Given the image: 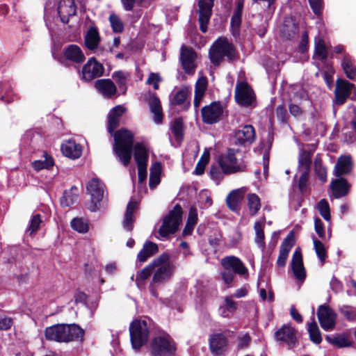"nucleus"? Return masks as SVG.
Listing matches in <instances>:
<instances>
[{
    "mask_svg": "<svg viewBox=\"0 0 356 356\" xmlns=\"http://www.w3.org/2000/svg\"><path fill=\"white\" fill-rule=\"evenodd\" d=\"M126 109L122 106L114 107L108 113V130L114 136L113 150L115 155L124 166H127L131 158L134 143L133 134L127 129H121L113 134L118 127L122 115Z\"/></svg>",
    "mask_w": 356,
    "mask_h": 356,
    "instance_id": "obj_1",
    "label": "nucleus"
},
{
    "mask_svg": "<svg viewBox=\"0 0 356 356\" xmlns=\"http://www.w3.org/2000/svg\"><path fill=\"white\" fill-rule=\"evenodd\" d=\"M83 336V330L75 324H58L45 330L47 339L58 342H69L82 338Z\"/></svg>",
    "mask_w": 356,
    "mask_h": 356,
    "instance_id": "obj_2",
    "label": "nucleus"
},
{
    "mask_svg": "<svg viewBox=\"0 0 356 356\" xmlns=\"http://www.w3.org/2000/svg\"><path fill=\"white\" fill-rule=\"evenodd\" d=\"M153 277L151 284H161L168 281L175 270V265L170 262V255L163 253L152 262Z\"/></svg>",
    "mask_w": 356,
    "mask_h": 356,
    "instance_id": "obj_3",
    "label": "nucleus"
},
{
    "mask_svg": "<svg viewBox=\"0 0 356 356\" xmlns=\"http://www.w3.org/2000/svg\"><path fill=\"white\" fill-rule=\"evenodd\" d=\"M227 57L229 61L236 58V49L226 38H218L209 50V58L211 63L218 65Z\"/></svg>",
    "mask_w": 356,
    "mask_h": 356,
    "instance_id": "obj_4",
    "label": "nucleus"
},
{
    "mask_svg": "<svg viewBox=\"0 0 356 356\" xmlns=\"http://www.w3.org/2000/svg\"><path fill=\"white\" fill-rule=\"evenodd\" d=\"M149 346L152 356H172L176 350L175 342L165 332L159 333L154 337Z\"/></svg>",
    "mask_w": 356,
    "mask_h": 356,
    "instance_id": "obj_5",
    "label": "nucleus"
},
{
    "mask_svg": "<svg viewBox=\"0 0 356 356\" xmlns=\"http://www.w3.org/2000/svg\"><path fill=\"white\" fill-rule=\"evenodd\" d=\"M238 149L229 148L218 157V164L225 175L235 174L245 170L244 162L236 158Z\"/></svg>",
    "mask_w": 356,
    "mask_h": 356,
    "instance_id": "obj_6",
    "label": "nucleus"
},
{
    "mask_svg": "<svg viewBox=\"0 0 356 356\" xmlns=\"http://www.w3.org/2000/svg\"><path fill=\"white\" fill-rule=\"evenodd\" d=\"M181 207L177 204L163 220L159 229L158 234L161 238H167L170 234H174L178 229L181 221Z\"/></svg>",
    "mask_w": 356,
    "mask_h": 356,
    "instance_id": "obj_7",
    "label": "nucleus"
},
{
    "mask_svg": "<svg viewBox=\"0 0 356 356\" xmlns=\"http://www.w3.org/2000/svg\"><path fill=\"white\" fill-rule=\"evenodd\" d=\"M131 342L134 349L139 350L147 341L149 329L145 321L136 320L129 327Z\"/></svg>",
    "mask_w": 356,
    "mask_h": 356,
    "instance_id": "obj_8",
    "label": "nucleus"
},
{
    "mask_svg": "<svg viewBox=\"0 0 356 356\" xmlns=\"http://www.w3.org/2000/svg\"><path fill=\"white\" fill-rule=\"evenodd\" d=\"M348 98L356 100V87L346 80L339 79L336 81L334 100L333 104L337 106L343 104Z\"/></svg>",
    "mask_w": 356,
    "mask_h": 356,
    "instance_id": "obj_9",
    "label": "nucleus"
},
{
    "mask_svg": "<svg viewBox=\"0 0 356 356\" xmlns=\"http://www.w3.org/2000/svg\"><path fill=\"white\" fill-rule=\"evenodd\" d=\"M104 184L101 182L99 179L93 178L88 181L86 188L88 193L91 196L92 204L89 207L91 211H95L97 210V204L99 203L104 197Z\"/></svg>",
    "mask_w": 356,
    "mask_h": 356,
    "instance_id": "obj_10",
    "label": "nucleus"
},
{
    "mask_svg": "<svg viewBox=\"0 0 356 356\" xmlns=\"http://www.w3.org/2000/svg\"><path fill=\"white\" fill-rule=\"evenodd\" d=\"M104 71L103 65L95 58H90L83 66L81 75L85 81H90L94 79L101 76Z\"/></svg>",
    "mask_w": 356,
    "mask_h": 356,
    "instance_id": "obj_11",
    "label": "nucleus"
},
{
    "mask_svg": "<svg viewBox=\"0 0 356 356\" xmlns=\"http://www.w3.org/2000/svg\"><path fill=\"white\" fill-rule=\"evenodd\" d=\"M318 318L321 327L325 331L334 328L336 323V314L327 305H321L317 312Z\"/></svg>",
    "mask_w": 356,
    "mask_h": 356,
    "instance_id": "obj_12",
    "label": "nucleus"
},
{
    "mask_svg": "<svg viewBox=\"0 0 356 356\" xmlns=\"http://www.w3.org/2000/svg\"><path fill=\"white\" fill-rule=\"evenodd\" d=\"M223 108L219 102H212L202 108V120L206 124H212L220 120Z\"/></svg>",
    "mask_w": 356,
    "mask_h": 356,
    "instance_id": "obj_13",
    "label": "nucleus"
},
{
    "mask_svg": "<svg viewBox=\"0 0 356 356\" xmlns=\"http://www.w3.org/2000/svg\"><path fill=\"white\" fill-rule=\"evenodd\" d=\"M277 341L285 343L289 348L296 346L298 342L297 332L289 325H284L275 333Z\"/></svg>",
    "mask_w": 356,
    "mask_h": 356,
    "instance_id": "obj_14",
    "label": "nucleus"
},
{
    "mask_svg": "<svg viewBox=\"0 0 356 356\" xmlns=\"http://www.w3.org/2000/svg\"><path fill=\"white\" fill-rule=\"evenodd\" d=\"M235 99L241 106L251 105L254 100V94L247 83L240 82L236 85Z\"/></svg>",
    "mask_w": 356,
    "mask_h": 356,
    "instance_id": "obj_15",
    "label": "nucleus"
},
{
    "mask_svg": "<svg viewBox=\"0 0 356 356\" xmlns=\"http://www.w3.org/2000/svg\"><path fill=\"white\" fill-rule=\"evenodd\" d=\"M214 0H200L199 6V23L202 32L205 33L207 30V24L212 14V8Z\"/></svg>",
    "mask_w": 356,
    "mask_h": 356,
    "instance_id": "obj_16",
    "label": "nucleus"
},
{
    "mask_svg": "<svg viewBox=\"0 0 356 356\" xmlns=\"http://www.w3.org/2000/svg\"><path fill=\"white\" fill-rule=\"evenodd\" d=\"M220 264L225 270L232 269L233 273L239 275L248 277V270L242 261L235 256H227L221 259Z\"/></svg>",
    "mask_w": 356,
    "mask_h": 356,
    "instance_id": "obj_17",
    "label": "nucleus"
},
{
    "mask_svg": "<svg viewBox=\"0 0 356 356\" xmlns=\"http://www.w3.org/2000/svg\"><path fill=\"white\" fill-rule=\"evenodd\" d=\"M255 130L252 125H245L235 133V144L242 146L250 145L255 140Z\"/></svg>",
    "mask_w": 356,
    "mask_h": 356,
    "instance_id": "obj_18",
    "label": "nucleus"
},
{
    "mask_svg": "<svg viewBox=\"0 0 356 356\" xmlns=\"http://www.w3.org/2000/svg\"><path fill=\"white\" fill-rule=\"evenodd\" d=\"M196 54L192 48L183 46L181 49L180 59L186 73L193 74L195 69Z\"/></svg>",
    "mask_w": 356,
    "mask_h": 356,
    "instance_id": "obj_19",
    "label": "nucleus"
},
{
    "mask_svg": "<svg viewBox=\"0 0 356 356\" xmlns=\"http://www.w3.org/2000/svg\"><path fill=\"white\" fill-rule=\"evenodd\" d=\"M291 266L296 280L303 282L306 277V271L303 265L301 250L299 248L293 254Z\"/></svg>",
    "mask_w": 356,
    "mask_h": 356,
    "instance_id": "obj_20",
    "label": "nucleus"
},
{
    "mask_svg": "<svg viewBox=\"0 0 356 356\" xmlns=\"http://www.w3.org/2000/svg\"><path fill=\"white\" fill-rule=\"evenodd\" d=\"M95 88L99 93L107 99H112L115 97L117 88L114 83L108 79H99L95 83Z\"/></svg>",
    "mask_w": 356,
    "mask_h": 356,
    "instance_id": "obj_21",
    "label": "nucleus"
},
{
    "mask_svg": "<svg viewBox=\"0 0 356 356\" xmlns=\"http://www.w3.org/2000/svg\"><path fill=\"white\" fill-rule=\"evenodd\" d=\"M228 339L222 333H216L211 336L209 346L213 353L220 355L227 348Z\"/></svg>",
    "mask_w": 356,
    "mask_h": 356,
    "instance_id": "obj_22",
    "label": "nucleus"
},
{
    "mask_svg": "<svg viewBox=\"0 0 356 356\" xmlns=\"http://www.w3.org/2000/svg\"><path fill=\"white\" fill-rule=\"evenodd\" d=\"M293 245L294 238L293 234L291 233L284 238L280 245V254L277 260V264L279 266L283 267L285 266L289 253Z\"/></svg>",
    "mask_w": 356,
    "mask_h": 356,
    "instance_id": "obj_23",
    "label": "nucleus"
},
{
    "mask_svg": "<svg viewBox=\"0 0 356 356\" xmlns=\"http://www.w3.org/2000/svg\"><path fill=\"white\" fill-rule=\"evenodd\" d=\"M333 196L337 198H341L348 195L350 185L347 180L343 178L332 180L330 184Z\"/></svg>",
    "mask_w": 356,
    "mask_h": 356,
    "instance_id": "obj_24",
    "label": "nucleus"
},
{
    "mask_svg": "<svg viewBox=\"0 0 356 356\" xmlns=\"http://www.w3.org/2000/svg\"><path fill=\"white\" fill-rule=\"evenodd\" d=\"M353 168V162L350 156H340L335 165L334 175L336 177H341L350 173Z\"/></svg>",
    "mask_w": 356,
    "mask_h": 356,
    "instance_id": "obj_25",
    "label": "nucleus"
},
{
    "mask_svg": "<svg viewBox=\"0 0 356 356\" xmlns=\"http://www.w3.org/2000/svg\"><path fill=\"white\" fill-rule=\"evenodd\" d=\"M61 151L65 156L75 159L79 158L82 154V147L74 140H67L62 144Z\"/></svg>",
    "mask_w": 356,
    "mask_h": 356,
    "instance_id": "obj_26",
    "label": "nucleus"
},
{
    "mask_svg": "<svg viewBox=\"0 0 356 356\" xmlns=\"http://www.w3.org/2000/svg\"><path fill=\"white\" fill-rule=\"evenodd\" d=\"M245 188H241L231 191L226 198L227 207L232 211H236L245 193Z\"/></svg>",
    "mask_w": 356,
    "mask_h": 356,
    "instance_id": "obj_27",
    "label": "nucleus"
},
{
    "mask_svg": "<svg viewBox=\"0 0 356 356\" xmlns=\"http://www.w3.org/2000/svg\"><path fill=\"white\" fill-rule=\"evenodd\" d=\"M137 202L132 200H130L127 204L122 220L123 228L127 231H131L133 229L134 222V213L137 209Z\"/></svg>",
    "mask_w": 356,
    "mask_h": 356,
    "instance_id": "obj_28",
    "label": "nucleus"
},
{
    "mask_svg": "<svg viewBox=\"0 0 356 356\" xmlns=\"http://www.w3.org/2000/svg\"><path fill=\"white\" fill-rule=\"evenodd\" d=\"M58 13L63 22L68 17L76 14V6L74 0H60L58 7Z\"/></svg>",
    "mask_w": 356,
    "mask_h": 356,
    "instance_id": "obj_29",
    "label": "nucleus"
},
{
    "mask_svg": "<svg viewBox=\"0 0 356 356\" xmlns=\"http://www.w3.org/2000/svg\"><path fill=\"white\" fill-rule=\"evenodd\" d=\"M64 56L66 59L76 63H81L85 60L82 50L76 44L67 46L64 50Z\"/></svg>",
    "mask_w": 356,
    "mask_h": 356,
    "instance_id": "obj_30",
    "label": "nucleus"
},
{
    "mask_svg": "<svg viewBox=\"0 0 356 356\" xmlns=\"http://www.w3.org/2000/svg\"><path fill=\"white\" fill-rule=\"evenodd\" d=\"M298 31V27L291 18H286L280 28L281 36L284 39L293 38Z\"/></svg>",
    "mask_w": 356,
    "mask_h": 356,
    "instance_id": "obj_31",
    "label": "nucleus"
},
{
    "mask_svg": "<svg viewBox=\"0 0 356 356\" xmlns=\"http://www.w3.org/2000/svg\"><path fill=\"white\" fill-rule=\"evenodd\" d=\"M157 252L158 247L156 244L150 241H147L145 243L143 248L138 254V260L141 263L145 262L149 257L153 256Z\"/></svg>",
    "mask_w": 356,
    "mask_h": 356,
    "instance_id": "obj_32",
    "label": "nucleus"
},
{
    "mask_svg": "<svg viewBox=\"0 0 356 356\" xmlns=\"http://www.w3.org/2000/svg\"><path fill=\"white\" fill-rule=\"evenodd\" d=\"M207 87V80L206 77L198 79L195 86L194 106L198 107L201 100L203 98Z\"/></svg>",
    "mask_w": 356,
    "mask_h": 356,
    "instance_id": "obj_33",
    "label": "nucleus"
},
{
    "mask_svg": "<svg viewBox=\"0 0 356 356\" xmlns=\"http://www.w3.org/2000/svg\"><path fill=\"white\" fill-rule=\"evenodd\" d=\"M161 164L159 162L154 163L150 167L149 186L151 189H154L161 181Z\"/></svg>",
    "mask_w": 356,
    "mask_h": 356,
    "instance_id": "obj_34",
    "label": "nucleus"
},
{
    "mask_svg": "<svg viewBox=\"0 0 356 356\" xmlns=\"http://www.w3.org/2000/svg\"><path fill=\"white\" fill-rule=\"evenodd\" d=\"M134 159L138 166L147 165L148 154L145 147L140 143H137L134 147Z\"/></svg>",
    "mask_w": 356,
    "mask_h": 356,
    "instance_id": "obj_35",
    "label": "nucleus"
},
{
    "mask_svg": "<svg viewBox=\"0 0 356 356\" xmlns=\"http://www.w3.org/2000/svg\"><path fill=\"white\" fill-rule=\"evenodd\" d=\"M341 65L346 76L349 79L356 81V66L351 57L348 55L345 56Z\"/></svg>",
    "mask_w": 356,
    "mask_h": 356,
    "instance_id": "obj_36",
    "label": "nucleus"
},
{
    "mask_svg": "<svg viewBox=\"0 0 356 356\" xmlns=\"http://www.w3.org/2000/svg\"><path fill=\"white\" fill-rule=\"evenodd\" d=\"M197 222V212L195 207H191L189 211L188 219L185 227L183 230V236L191 235L194 229L195 225Z\"/></svg>",
    "mask_w": 356,
    "mask_h": 356,
    "instance_id": "obj_37",
    "label": "nucleus"
},
{
    "mask_svg": "<svg viewBox=\"0 0 356 356\" xmlns=\"http://www.w3.org/2000/svg\"><path fill=\"white\" fill-rule=\"evenodd\" d=\"M325 339L331 344L339 348H346L352 346L353 342L346 334H339L336 336L327 335Z\"/></svg>",
    "mask_w": 356,
    "mask_h": 356,
    "instance_id": "obj_38",
    "label": "nucleus"
},
{
    "mask_svg": "<svg viewBox=\"0 0 356 356\" xmlns=\"http://www.w3.org/2000/svg\"><path fill=\"white\" fill-rule=\"evenodd\" d=\"M99 42V36L95 29H90L85 37L86 46L90 50L97 48Z\"/></svg>",
    "mask_w": 356,
    "mask_h": 356,
    "instance_id": "obj_39",
    "label": "nucleus"
},
{
    "mask_svg": "<svg viewBox=\"0 0 356 356\" xmlns=\"http://www.w3.org/2000/svg\"><path fill=\"white\" fill-rule=\"evenodd\" d=\"M149 106L152 113L154 115V122L157 124L161 123L162 120V111L159 99L156 97L151 98L149 101Z\"/></svg>",
    "mask_w": 356,
    "mask_h": 356,
    "instance_id": "obj_40",
    "label": "nucleus"
},
{
    "mask_svg": "<svg viewBox=\"0 0 356 356\" xmlns=\"http://www.w3.org/2000/svg\"><path fill=\"white\" fill-rule=\"evenodd\" d=\"M54 165V161L46 152L44 153L43 159L34 161L31 165L37 171L47 169Z\"/></svg>",
    "mask_w": 356,
    "mask_h": 356,
    "instance_id": "obj_41",
    "label": "nucleus"
},
{
    "mask_svg": "<svg viewBox=\"0 0 356 356\" xmlns=\"http://www.w3.org/2000/svg\"><path fill=\"white\" fill-rule=\"evenodd\" d=\"M248 204L249 213L251 216H255L261 208L260 199L254 193L249 194L248 196Z\"/></svg>",
    "mask_w": 356,
    "mask_h": 356,
    "instance_id": "obj_42",
    "label": "nucleus"
},
{
    "mask_svg": "<svg viewBox=\"0 0 356 356\" xmlns=\"http://www.w3.org/2000/svg\"><path fill=\"white\" fill-rule=\"evenodd\" d=\"M312 154L307 151L302 150L298 158V168L302 171L309 172L310 165Z\"/></svg>",
    "mask_w": 356,
    "mask_h": 356,
    "instance_id": "obj_43",
    "label": "nucleus"
},
{
    "mask_svg": "<svg viewBox=\"0 0 356 356\" xmlns=\"http://www.w3.org/2000/svg\"><path fill=\"white\" fill-rule=\"evenodd\" d=\"M264 227V220L261 222H256L254 226L256 234L255 242L261 248L265 247Z\"/></svg>",
    "mask_w": 356,
    "mask_h": 356,
    "instance_id": "obj_44",
    "label": "nucleus"
},
{
    "mask_svg": "<svg viewBox=\"0 0 356 356\" xmlns=\"http://www.w3.org/2000/svg\"><path fill=\"white\" fill-rule=\"evenodd\" d=\"M152 273V263L144 268L143 270L138 271L136 273V282L138 287L144 285V281L146 280Z\"/></svg>",
    "mask_w": 356,
    "mask_h": 356,
    "instance_id": "obj_45",
    "label": "nucleus"
},
{
    "mask_svg": "<svg viewBox=\"0 0 356 356\" xmlns=\"http://www.w3.org/2000/svg\"><path fill=\"white\" fill-rule=\"evenodd\" d=\"M308 332L312 341L316 344H319L322 341L321 332L314 321L309 324Z\"/></svg>",
    "mask_w": 356,
    "mask_h": 356,
    "instance_id": "obj_46",
    "label": "nucleus"
},
{
    "mask_svg": "<svg viewBox=\"0 0 356 356\" xmlns=\"http://www.w3.org/2000/svg\"><path fill=\"white\" fill-rule=\"evenodd\" d=\"M314 248L318 258L321 260L322 264H324L327 257V251L324 244L316 239L314 236L313 237Z\"/></svg>",
    "mask_w": 356,
    "mask_h": 356,
    "instance_id": "obj_47",
    "label": "nucleus"
},
{
    "mask_svg": "<svg viewBox=\"0 0 356 356\" xmlns=\"http://www.w3.org/2000/svg\"><path fill=\"white\" fill-rule=\"evenodd\" d=\"M70 224L72 228L78 232L86 233L88 231V224L87 221L81 218H74Z\"/></svg>",
    "mask_w": 356,
    "mask_h": 356,
    "instance_id": "obj_48",
    "label": "nucleus"
},
{
    "mask_svg": "<svg viewBox=\"0 0 356 356\" xmlns=\"http://www.w3.org/2000/svg\"><path fill=\"white\" fill-rule=\"evenodd\" d=\"M316 208L321 216L327 221L330 220V205L325 199L321 200L317 204Z\"/></svg>",
    "mask_w": 356,
    "mask_h": 356,
    "instance_id": "obj_49",
    "label": "nucleus"
},
{
    "mask_svg": "<svg viewBox=\"0 0 356 356\" xmlns=\"http://www.w3.org/2000/svg\"><path fill=\"white\" fill-rule=\"evenodd\" d=\"M314 170L322 182L327 181L326 168L323 165L321 159L318 157L314 159Z\"/></svg>",
    "mask_w": 356,
    "mask_h": 356,
    "instance_id": "obj_50",
    "label": "nucleus"
},
{
    "mask_svg": "<svg viewBox=\"0 0 356 356\" xmlns=\"http://www.w3.org/2000/svg\"><path fill=\"white\" fill-rule=\"evenodd\" d=\"M340 313L348 321L356 322V308L349 305H343L339 308Z\"/></svg>",
    "mask_w": 356,
    "mask_h": 356,
    "instance_id": "obj_51",
    "label": "nucleus"
},
{
    "mask_svg": "<svg viewBox=\"0 0 356 356\" xmlns=\"http://www.w3.org/2000/svg\"><path fill=\"white\" fill-rule=\"evenodd\" d=\"M171 131L177 140H181L183 137V123L180 118L176 119L172 126Z\"/></svg>",
    "mask_w": 356,
    "mask_h": 356,
    "instance_id": "obj_52",
    "label": "nucleus"
},
{
    "mask_svg": "<svg viewBox=\"0 0 356 356\" xmlns=\"http://www.w3.org/2000/svg\"><path fill=\"white\" fill-rule=\"evenodd\" d=\"M76 190V187H72L70 191H65L63 200H61L62 205L65 207H70L78 199L76 194L73 193V191Z\"/></svg>",
    "mask_w": 356,
    "mask_h": 356,
    "instance_id": "obj_53",
    "label": "nucleus"
},
{
    "mask_svg": "<svg viewBox=\"0 0 356 356\" xmlns=\"http://www.w3.org/2000/svg\"><path fill=\"white\" fill-rule=\"evenodd\" d=\"M109 22L114 32L120 33L124 30V24L118 15L111 14L109 16Z\"/></svg>",
    "mask_w": 356,
    "mask_h": 356,
    "instance_id": "obj_54",
    "label": "nucleus"
},
{
    "mask_svg": "<svg viewBox=\"0 0 356 356\" xmlns=\"http://www.w3.org/2000/svg\"><path fill=\"white\" fill-rule=\"evenodd\" d=\"M42 220L39 214L33 215L30 220L27 232H29L31 235L35 233L39 229Z\"/></svg>",
    "mask_w": 356,
    "mask_h": 356,
    "instance_id": "obj_55",
    "label": "nucleus"
},
{
    "mask_svg": "<svg viewBox=\"0 0 356 356\" xmlns=\"http://www.w3.org/2000/svg\"><path fill=\"white\" fill-rule=\"evenodd\" d=\"M241 14L234 13L231 19V26L234 35L239 33V29L241 24Z\"/></svg>",
    "mask_w": 356,
    "mask_h": 356,
    "instance_id": "obj_56",
    "label": "nucleus"
},
{
    "mask_svg": "<svg viewBox=\"0 0 356 356\" xmlns=\"http://www.w3.org/2000/svg\"><path fill=\"white\" fill-rule=\"evenodd\" d=\"M188 97L187 88H181L177 91L172 99V104L179 105L184 102Z\"/></svg>",
    "mask_w": 356,
    "mask_h": 356,
    "instance_id": "obj_57",
    "label": "nucleus"
},
{
    "mask_svg": "<svg viewBox=\"0 0 356 356\" xmlns=\"http://www.w3.org/2000/svg\"><path fill=\"white\" fill-rule=\"evenodd\" d=\"M315 53L322 60L327 58V51L322 39H319L318 42H316Z\"/></svg>",
    "mask_w": 356,
    "mask_h": 356,
    "instance_id": "obj_58",
    "label": "nucleus"
},
{
    "mask_svg": "<svg viewBox=\"0 0 356 356\" xmlns=\"http://www.w3.org/2000/svg\"><path fill=\"white\" fill-rule=\"evenodd\" d=\"M113 78L115 80L120 88L126 90L125 86L127 79V75L126 73L122 71L115 72L113 74Z\"/></svg>",
    "mask_w": 356,
    "mask_h": 356,
    "instance_id": "obj_59",
    "label": "nucleus"
},
{
    "mask_svg": "<svg viewBox=\"0 0 356 356\" xmlns=\"http://www.w3.org/2000/svg\"><path fill=\"white\" fill-rule=\"evenodd\" d=\"M251 341L250 336L248 333L241 334L238 337L237 347L239 349H244L248 347Z\"/></svg>",
    "mask_w": 356,
    "mask_h": 356,
    "instance_id": "obj_60",
    "label": "nucleus"
},
{
    "mask_svg": "<svg viewBox=\"0 0 356 356\" xmlns=\"http://www.w3.org/2000/svg\"><path fill=\"white\" fill-rule=\"evenodd\" d=\"M162 81L161 77L157 73H150L147 80V83L152 85L154 90L159 88V83Z\"/></svg>",
    "mask_w": 356,
    "mask_h": 356,
    "instance_id": "obj_61",
    "label": "nucleus"
},
{
    "mask_svg": "<svg viewBox=\"0 0 356 356\" xmlns=\"http://www.w3.org/2000/svg\"><path fill=\"white\" fill-rule=\"evenodd\" d=\"M209 174L211 178L216 181V182H219L223 178V172L220 171V170L216 165H212L210 168Z\"/></svg>",
    "mask_w": 356,
    "mask_h": 356,
    "instance_id": "obj_62",
    "label": "nucleus"
},
{
    "mask_svg": "<svg viewBox=\"0 0 356 356\" xmlns=\"http://www.w3.org/2000/svg\"><path fill=\"white\" fill-rule=\"evenodd\" d=\"M223 307H225L231 314H233L236 310V302L233 300L232 298L229 296L225 297V304Z\"/></svg>",
    "mask_w": 356,
    "mask_h": 356,
    "instance_id": "obj_63",
    "label": "nucleus"
},
{
    "mask_svg": "<svg viewBox=\"0 0 356 356\" xmlns=\"http://www.w3.org/2000/svg\"><path fill=\"white\" fill-rule=\"evenodd\" d=\"M289 109L291 114L296 118L301 117L303 114L302 108L295 103L291 102L289 106Z\"/></svg>",
    "mask_w": 356,
    "mask_h": 356,
    "instance_id": "obj_64",
    "label": "nucleus"
}]
</instances>
